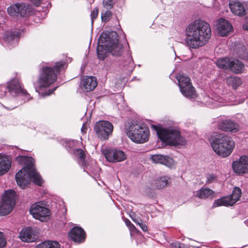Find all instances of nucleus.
<instances>
[{
	"instance_id": "obj_38",
	"label": "nucleus",
	"mask_w": 248,
	"mask_h": 248,
	"mask_svg": "<svg viewBox=\"0 0 248 248\" xmlns=\"http://www.w3.org/2000/svg\"><path fill=\"white\" fill-rule=\"evenodd\" d=\"M98 14V9L97 7L94 8L91 13L92 24H93V20L97 17Z\"/></svg>"
},
{
	"instance_id": "obj_5",
	"label": "nucleus",
	"mask_w": 248,
	"mask_h": 248,
	"mask_svg": "<svg viewBox=\"0 0 248 248\" xmlns=\"http://www.w3.org/2000/svg\"><path fill=\"white\" fill-rule=\"evenodd\" d=\"M214 151L219 156L225 157L232 152L234 143L231 138L223 134H216L211 141Z\"/></svg>"
},
{
	"instance_id": "obj_37",
	"label": "nucleus",
	"mask_w": 248,
	"mask_h": 248,
	"mask_svg": "<svg viewBox=\"0 0 248 248\" xmlns=\"http://www.w3.org/2000/svg\"><path fill=\"white\" fill-rule=\"evenodd\" d=\"M114 3L113 0H103V6L108 10L113 8Z\"/></svg>"
},
{
	"instance_id": "obj_25",
	"label": "nucleus",
	"mask_w": 248,
	"mask_h": 248,
	"mask_svg": "<svg viewBox=\"0 0 248 248\" xmlns=\"http://www.w3.org/2000/svg\"><path fill=\"white\" fill-rule=\"evenodd\" d=\"M243 63L237 60H231L229 69L236 74L241 73L243 69Z\"/></svg>"
},
{
	"instance_id": "obj_44",
	"label": "nucleus",
	"mask_w": 248,
	"mask_h": 248,
	"mask_svg": "<svg viewBox=\"0 0 248 248\" xmlns=\"http://www.w3.org/2000/svg\"><path fill=\"white\" fill-rule=\"evenodd\" d=\"M42 0H35L34 3L36 6H39Z\"/></svg>"
},
{
	"instance_id": "obj_35",
	"label": "nucleus",
	"mask_w": 248,
	"mask_h": 248,
	"mask_svg": "<svg viewBox=\"0 0 248 248\" xmlns=\"http://www.w3.org/2000/svg\"><path fill=\"white\" fill-rule=\"evenodd\" d=\"M112 13L109 10H107L105 12H102L101 13V19L103 22H107L108 21L112 16Z\"/></svg>"
},
{
	"instance_id": "obj_34",
	"label": "nucleus",
	"mask_w": 248,
	"mask_h": 248,
	"mask_svg": "<svg viewBox=\"0 0 248 248\" xmlns=\"http://www.w3.org/2000/svg\"><path fill=\"white\" fill-rule=\"evenodd\" d=\"M13 101L5 100L1 103V105L8 110H12L16 107V105L13 104Z\"/></svg>"
},
{
	"instance_id": "obj_1",
	"label": "nucleus",
	"mask_w": 248,
	"mask_h": 248,
	"mask_svg": "<svg viewBox=\"0 0 248 248\" xmlns=\"http://www.w3.org/2000/svg\"><path fill=\"white\" fill-rule=\"evenodd\" d=\"M185 32V41L187 46L194 49L203 46L211 36L209 24L199 19L190 22L186 27Z\"/></svg>"
},
{
	"instance_id": "obj_19",
	"label": "nucleus",
	"mask_w": 248,
	"mask_h": 248,
	"mask_svg": "<svg viewBox=\"0 0 248 248\" xmlns=\"http://www.w3.org/2000/svg\"><path fill=\"white\" fill-rule=\"evenodd\" d=\"M83 89L85 92H90L97 86L96 79L93 76H86L82 79Z\"/></svg>"
},
{
	"instance_id": "obj_23",
	"label": "nucleus",
	"mask_w": 248,
	"mask_h": 248,
	"mask_svg": "<svg viewBox=\"0 0 248 248\" xmlns=\"http://www.w3.org/2000/svg\"><path fill=\"white\" fill-rule=\"evenodd\" d=\"M100 41V36L98 39L97 53L98 58L103 60L107 56V53L109 52L108 47V46L107 39H106L105 43L101 42Z\"/></svg>"
},
{
	"instance_id": "obj_29",
	"label": "nucleus",
	"mask_w": 248,
	"mask_h": 248,
	"mask_svg": "<svg viewBox=\"0 0 248 248\" xmlns=\"http://www.w3.org/2000/svg\"><path fill=\"white\" fill-rule=\"evenodd\" d=\"M60 244L56 241H45L38 245L35 248H60Z\"/></svg>"
},
{
	"instance_id": "obj_49",
	"label": "nucleus",
	"mask_w": 248,
	"mask_h": 248,
	"mask_svg": "<svg viewBox=\"0 0 248 248\" xmlns=\"http://www.w3.org/2000/svg\"><path fill=\"white\" fill-rule=\"evenodd\" d=\"M244 223L245 224H246V225H247V226H248V219L245 220L244 221Z\"/></svg>"
},
{
	"instance_id": "obj_32",
	"label": "nucleus",
	"mask_w": 248,
	"mask_h": 248,
	"mask_svg": "<svg viewBox=\"0 0 248 248\" xmlns=\"http://www.w3.org/2000/svg\"><path fill=\"white\" fill-rule=\"evenodd\" d=\"M18 6V14L21 16H25L27 12H30L29 5L25 3H17Z\"/></svg>"
},
{
	"instance_id": "obj_43",
	"label": "nucleus",
	"mask_w": 248,
	"mask_h": 248,
	"mask_svg": "<svg viewBox=\"0 0 248 248\" xmlns=\"http://www.w3.org/2000/svg\"><path fill=\"white\" fill-rule=\"evenodd\" d=\"M134 222L136 223L137 225H140L141 222H142V221L139 218H132Z\"/></svg>"
},
{
	"instance_id": "obj_7",
	"label": "nucleus",
	"mask_w": 248,
	"mask_h": 248,
	"mask_svg": "<svg viewBox=\"0 0 248 248\" xmlns=\"http://www.w3.org/2000/svg\"><path fill=\"white\" fill-rule=\"evenodd\" d=\"M118 35L115 31L103 32L100 35L101 42L107 40L109 52L114 56H121L123 52L122 45L118 43Z\"/></svg>"
},
{
	"instance_id": "obj_40",
	"label": "nucleus",
	"mask_w": 248,
	"mask_h": 248,
	"mask_svg": "<svg viewBox=\"0 0 248 248\" xmlns=\"http://www.w3.org/2000/svg\"><path fill=\"white\" fill-rule=\"evenodd\" d=\"M77 154L78 157L82 161V163L84 161L85 155L82 150L79 149L77 150Z\"/></svg>"
},
{
	"instance_id": "obj_27",
	"label": "nucleus",
	"mask_w": 248,
	"mask_h": 248,
	"mask_svg": "<svg viewBox=\"0 0 248 248\" xmlns=\"http://www.w3.org/2000/svg\"><path fill=\"white\" fill-rule=\"evenodd\" d=\"M170 183V178L168 176H161L155 181L156 186L158 189L166 187Z\"/></svg>"
},
{
	"instance_id": "obj_2",
	"label": "nucleus",
	"mask_w": 248,
	"mask_h": 248,
	"mask_svg": "<svg viewBox=\"0 0 248 248\" xmlns=\"http://www.w3.org/2000/svg\"><path fill=\"white\" fill-rule=\"evenodd\" d=\"M16 161L19 164H25V167L19 170L16 174V180L19 186L24 188L31 180L38 186H41L43 180L35 170L34 159L31 157L19 155Z\"/></svg>"
},
{
	"instance_id": "obj_48",
	"label": "nucleus",
	"mask_w": 248,
	"mask_h": 248,
	"mask_svg": "<svg viewBox=\"0 0 248 248\" xmlns=\"http://www.w3.org/2000/svg\"><path fill=\"white\" fill-rule=\"evenodd\" d=\"M125 223L127 226L132 225V223L130 222V221L129 220L126 221L125 222Z\"/></svg>"
},
{
	"instance_id": "obj_31",
	"label": "nucleus",
	"mask_w": 248,
	"mask_h": 248,
	"mask_svg": "<svg viewBox=\"0 0 248 248\" xmlns=\"http://www.w3.org/2000/svg\"><path fill=\"white\" fill-rule=\"evenodd\" d=\"M5 41L7 43L15 44L17 43L19 40V37L17 34L10 31L7 33L5 38Z\"/></svg>"
},
{
	"instance_id": "obj_4",
	"label": "nucleus",
	"mask_w": 248,
	"mask_h": 248,
	"mask_svg": "<svg viewBox=\"0 0 248 248\" xmlns=\"http://www.w3.org/2000/svg\"><path fill=\"white\" fill-rule=\"evenodd\" d=\"M125 132L131 140L137 143H142L149 140V129L143 123L130 122L125 125Z\"/></svg>"
},
{
	"instance_id": "obj_12",
	"label": "nucleus",
	"mask_w": 248,
	"mask_h": 248,
	"mask_svg": "<svg viewBox=\"0 0 248 248\" xmlns=\"http://www.w3.org/2000/svg\"><path fill=\"white\" fill-rule=\"evenodd\" d=\"M30 212L34 218L41 221H47L50 215V210L40 202L33 204L30 209Z\"/></svg>"
},
{
	"instance_id": "obj_22",
	"label": "nucleus",
	"mask_w": 248,
	"mask_h": 248,
	"mask_svg": "<svg viewBox=\"0 0 248 248\" xmlns=\"http://www.w3.org/2000/svg\"><path fill=\"white\" fill-rule=\"evenodd\" d=\"M35 235L31 228H25L22 229L19 233V237L20 239L26 242H33L35 238Z\"/></svg>"
},
{
	"instance_id": "obj_41",
	"label": "nucleus",
	"mask_w": 248,
	"mask_h": 248,
	"mask_svg": "<svg viewBox=\"0 0 248 248\" xmlns=\"http://www.w3.org/2000/svg\"><path fill=\"white\" fill-rule=\"evenodd\" d=\"M6 244V241L3 233L0 232V248L4 247Z\"/></svg>"
},
{
	"instance_id": "obj_14",
	"label": "nucleus",
	"mask_w": 248,
	"mask_h": 248,
	"mask_svg": "<svg viewBox=\"0 0 248 248\" xmlns=\"http://www.w3.org/2000/svg\"><path fill=\"white\" fill-rule=\"evenodd\" d=\"M7 89L11 95L13 96L22 94L28 99H30V95L28 92L21 88L18 81L16 80H13L8 83Z\"/></svg>"
},
{
	"instance_id": "obj_3",
	"label": "nucleus",
	"mask_w": 248,
	"mask_h": 248,
	"mask_svg": "<svg viewBox=\"0 0 248 248\" xmlns=\"http://www.w3.org/2000/svg\"><path fill=\"white\" fill-rule=\"evenodd\" d=\"M63 64V62H59L56 63L53 68L46 66L42 69L38 81L39 85L35 88L36 92L42 97L50 95L56 90L57 87L44 92V88H48L56 80L57 75L62 68Z\"/></svg>"
},
{
	"instance_id": "obj_36",
	"label": "nucleus",
	"mask_w": 248,
	"mask_h": 248,
	"mask_svg": "<svg viewBox=\"0 0 248 248\" xmlns=\"http://www.w3.org/2000/svg\"><path fill=\"white\" fill-rule=\"evenodd\" d=\"M206 183L209 184L217 181V176L213 173H208L206 176Z\"/></svg>"
},
{
	"instance_id": "obj_45",
	"label": "nucleus",
	"mask_w": 248,
	"mask_h": 248,
	"mask_svg": "<svg viewBox=\"0 0 248 248\" xmlns=\"http://www.w3.org/2000/svg\"><path fill=\"white\" fill-rule=\"evenodd\" d=\"M86 129H87V127H86L85 124H83L82 127V128H81V130L82 132L86 133Z\"/></svg>"
},
{
	"instance_id": "obj_24",
	"label": "nucleus",
	"mask_w": 248,
	"mask_h": 248,
	"mask_svg": "<svg viewBox=\"0 0 248 248\" xmlns=\"http://www.w3.org/2000/svg\"><path fill=\"white\" fill-rule=\"evenodd\" d=\"M11 167V161L6 156L0 155V175L6 173Z\"/></svg>"
},
{
	"instance_id": "obj_20",
	"label": "nucleus",
	"mask_w": 248,
	"mask_h": 248,
	"mask_svg": "<svg viewBox=\"0 0 248 248\" xmlns=\"http://www.w3.org/2000/svg\"><path fill=\"white\" fill-rule=\"evenodd\" d=\"M229 5L231 12L235 15L241 16L246 14L243 4L239 1H231Z\"/></svg>"
},
{
	"instance_id": "obj_15",
	"label": "nucleus",
	"mask_w": 248,
	"mask_h": 248,
	"mask_svg": "<svg viewBox=\"0 0 248 248\" xmlns=\"http://www.w3.org/2000/svg\"><path fill=\"white\" fill-rule=\"evenodd\" d=\"M233 171L238 174H246L248 172V156L243 155L238 160L233 161L232 164Z\"/></svg>"
},
{
	"instance_id": "obj_21",
	"label": "nucleus",
	"mask_w": 248,
	"mask_h": 248,
	"mask_svg": "<svg viewBox=\"0 0 248 248\" xmlns=\"http://www.w3.org/2000/svg\"><path fill=\"white\" fill-rule=\"evenodd\" d=\"M218 128L224 131L232 132H236L239 129L238 126L236 124L229 120L222 121L218 124Z\"/></svg>"
},
{
	"instance_id": "obj_26",
	"label": "nucleus",
	"mask_w": 248,
	"mask_h": 248,
	"mask_svg": "<svg viewBox=\"0 0 248 248\" xmlns=\"http://www.w3.org/2000/svg\"><path fill=\"white\" fill-rule=\"evenodd\" d=\"M214 192L210 188L202 187L196 191V196L201 199L212 198Z\"/></svg>"
},
{
	"instance_id": "obj_42",
	"label": "nucleus",
	"mask_w": 248,
	"mask_h": 248,
	"mask_svg": "<svg viewBox=\"0 0 248 248\" xmlns=\"http://www.w3.org/2000/svg\"><path fill=\"white\" fill-rule=\"evenodd\" d=\"M139 226L140 227V228L144 232H147L148 230V228L146 225L142 221L140 223Z\"/></svg>"
},
{
	"instance_id": "obj_9",
	"label": "nucleus",
	"mask_w": 248,
	"mask_h": 248,
	"mask_svg": "<svg viewBox=\"0 0 248 248\" xmlns=\"http://www.w3.org/2000/svg\"><path fill=\"white\" fill-rule=\"evenodd\" d=\"M176 78L181 93L186 97H193L195 91L189 78L184 74H179Z\"/></svg>"
},
{
	"instance_id": "obj_6",
	"label": "nucleus",
	"mask_w": 248,
	"mask_h": 248,
	"mask_svg": "<svg viewBox=\"0 0 248 248\" xmlns=\"http://www.w3.org/2000/svg\"><path fill=\"white\" fill-rule=\"evenodd\" d=\"M152 126L156 131L158 138L168 144L173 146L185 145L186 140L181 135L179 130L175 128H158L157 126Z\"/></svg>"
},
{
	"instance_id": "obj_18",
	"label": "nucleus",
	"mask_w": 248,
	"mask_h": 248,
	"mask_svg": "<svg viewBox=\"0 0 248 248\" xmlns=\"http://www.w3.org/2000/svg\"><path fill=\"white\" fill-rule=\"evenodd\" d=\"M151 159L155 163L161 164L169 168H172L174 166L173 159L169 156L154 155L151 156Z\"/></svg>"
},
{
	"instance_id": "obj_30",
	"label": "nucleus",
	"mask_w": 248,
	"mask_h": 248,
	"mask_svg": "<svg viewBox=\"0 0 248 248\" xmlns=\"http://www.w3.org/2000/svg\"><path fill=\"white\" fill-rule=\"evenodd\" d=\"M231 59L228 58H220L216 62L217 66L223 69H229Z\"/></svg>"
},
{
	"instance_id": "obj_10",
	"label": "nucleus",
	"mask_w": 248,
	"mask_h": 248,
	"mask_svg": "<svg viewBox=\"0 0 248 248\" xmlns=\"http://www.w3.org/2000/svg\"><path fill=\"white\" fill-rule=\"evenodd\" d=\"M241 195V189L239 187H235L231 195L215 201L213 206L214 207L220 206H232L239 200Z\"/></svg>"
},
{
	"instance_id": "obj_39",
	"label": "nucleus",
	"mask_w": 248,
	"mask_h": 248,
	"mask_svg": "<svg viewBox=\"0 0 248 248\" xmlns=\"http://www.w3.org/2000/svg\"><path fill=\"white\" fill-rule=\"evenodd\" d=\"M170 248H186V246L179 242H173L170 244Z\"/></svg>"
},
{
	"instance_id": "obj_47",
	"label": "nucleus",
	"mask_w": 248,
	"mask_h": 248,
	"mask_svg": "<svg viewBox=\"0 0 248 248\" xmlns=\"http://www.w3.org/2000/svg\"><path fill=\"white\" fill-rule=\"evenodd\" d=\"M0 91L1 92H3L4 93V94L5 93V88H3V87H1L0 88ZM0 95H2V94H0Z\"/></svg>"
},
{
	"instance_id": "obj_11",
	"label": "nucleus",
	"mask_w": 248,
	"mask_h": 248,
	"mask_svg": "<svg viewBox=\"0 0 248 248\" xmlns=\"http://www.w3.org/2000/svg\"><path fill=\"white\" fill-rule=\"evenodd\" d=\"M113 126L111 123L106 121L97 122L94 125V131L97 137L103 140L108 139L113 131Z\"/></svg>"
},
{
	"instance_id": "obj_17",
	"label": "nucleus",
	"mask_w": 248,
	"mask_h": 248,
	"mask_svg": "<svg viewBox=\"0 0 248 248\" xmlns=\"http://www.w3.org/2000/svg\"><path fill=\"white\" fill-rule=\"evenodd\" d=\"M69 235L72 240L75 242L81 243L85 239V232L79 227L73 228L69 232Z\"/></svg>"
},
{
	"instance_id": "obj_28",
	"label": "nucleus",
	"mask_w": 248,
	"mask_h": 248,
	"mask_svg": "<svg viewBox=\"0 0 248 248\" xmlns=\"http://www.w3.org/2000/svg\"><path fill=\"white\" fill-rule=\"evenodd\" d=\"M226 81L229 86L232 87L234 89H237L242 83L241 79L237 77H229L226 78Z\"/></svg>"
},
{
	"instance_id": "obj_46",
	"label": "nucleus",
	"mask_w": 248,
	"mask_h": 248,
	"mask_svg": "<svg viewBox=\"0 0 248 248\" xmlns=\"http://www.w3.org/2000/svg\"><path fill=\"white\" fill-rule=\"evenodd\" d=\"M243 28L244 30L248 31V22L246 23L243 25Z\"/></svg>"
},
{
	"instance_id": "obj_8",
	"label": "nucleus",
	"mask_w": 248,
	"mask_h": 248,
	"mask_svg": "<svg viewBox=\"0 0 248 248\" xmlns=\"http://www.w3.org/2000/svg\"><path fill=\"white\" fill-rule=\"evenodd\" d=\"M16 192L13 189L6 191L0 204V214L2 216L9 214L16 203Z\"/></svg>"
},
{
	"instance_id": "obj_16",
	"label": "nucleus",
	"mask_w": 248,
	"mask_h": 248,
	"mask_svg": "<svg viewBox=\"0 0 248 248\" xmlns=\"http://www.w3.org/2000/svg\"><path fill=\"white\" fill-rule=\"evenodd\" d=\"M217 29L219 35L226 36L232 31V26L227 20L221 18L217 20Z\"/></svg>"
},
{
	"instance_id": "obj_33",
	"label": "nucleus",
	"mask_w": 248,
	"mask_h": 248,
	"mask_svg": "<svg viewBox=\"0 0 248 248\" xmlns=\"http://www.w3.org/2000/svg\"><path fill=\"white\" fill-rule=\"evenodd\" d=\"M7 12L11 16H16L18 15V6L16 3L11 5L7 8Z\"/></svg>"
},
{
	"instance_id": "obj_50",
	"label": "nucleus",
	"mask_w": 248,
	"mask_h": 248,
	"mask_svg": "<svg viewBox=\"0 0 248 248\" xmlns=\"http://www.w3.org/2000/svg\"><path fill=\"white\" fill-rule=\"evenodd\" d=\"M239 57H240V58H241L244 59V57H245V56H244V54H243L242 55H240Z\"/></svg>"
},
{
	"instance_id": "obj_13",
	"label": "nucleus",
	"mask_w": 248,
	"mask_h": 248,
	"mask_svg": "<svg viewBox=\"0 0 248 248\" xmlns=\"http://www.w3.org/2000/svg\"><path fill=\"white\" fill-rule=\"evenodd\" d=\"M105 156L108 161L112 163L122 162L127 158L126 154L123 151L114 149L107 150Z\"/></svg>"
}]
</instances>
